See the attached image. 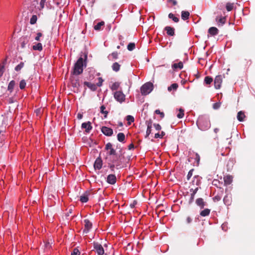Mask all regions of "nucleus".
<instances>
[{
  "instance_id": "26",
  "label": "nucleus",
  "mask_w": 255,
  "mask_h": 255,
  "mask_svg": "<svg viewBox=\"0 0 255 255\" xmlns=\"http://www.w3.org/2000/svg\"><path fill=\"white\" fill-rule=\"evenodd\" d=\"M172 67L174 69H176L177 68H179L181 69L183 67V64L182 62H179L178 63H174L172 65Z\"/></svg>"
},
{
  "instance_id": "5",
  "label": "nucleus",
  "mask_w": 255,
  "mask_h": 255,
  "mask_svg": "<svg viewBox=\"0 0 255 255\" xmlns=\"http://www.w3.org/2000/svg\"><path fill=\"white\" fill-rule=\"evenodd\" d=\"M94 250L98 255H104L105 251L102 246L98 242L93 243Z\"/></svg>"
},
{
  "instance_id": "14",
  "label": "nucleus",
  "mask_w": 255,
  "mask_h": 255,
  "mask_svg": "<svg viewBox=\"0 0 255 255\" xmlns=\"http://www.w3.org/2000/svg\"><path fill=\"white\" fill-rule=\"evenodd\" d=\"M90 194V192L87 191L82 195L80 196V201L82 203H86L89 200L88 196Z\"/></svg>"
},
{
  "instance_id": "22",
  "label": "nucleus",
  "mask_w": 255,
  "mask_h": 255,
  "mask_svg": "<svg viewBox=\"0 0 255 255\" xmlns=\"http://www.w3.org/2000/svg\"><path fill=\"white\" fill-rule=\"evenodd\" d=\"M246 116L245 115L244 112L242 111H240L237 114V119L240 122H243Z\"/></svg>"
},
{
  "instance_id": "64",
  "label": "nucleus",
  "mask_w": 255,
  "mask_h": 255,
  "mask_svg": "<svg viewBox=\"0 0 255 255\" xmlns=\"http://www.w3.org/2000/svg\"><path fill=\"white\" fill-rule=\"evenodd\" d=\"M133 148H134V145H133V144L131 143V144H130L128 145V149H129V150H130V149H133Z\"/></svg>"
},
{
  "instance_id": "56",
  "label": "nucleus",
  "mask_w": 255,
  "mask_h": 255,
  "mask_svg": "<svg viewBox=\"0 0 255 255\" xmlns=\"http://www.w3.org/2000/svg\"><path fill=\"white\" fill-rule=\"evenodd\" d=\"M45 2L46 0H41L40 2V6L41 9H43L44 7Z\"/></svg>"
},
{
  "instance_id": "25",
  "label": "nucleus",
  "mask_w": 255,
  "mask_h": 255,
  "mask_svg": "<svg viewBox=\"0 0 255 255\" xmlns=\"http://www.w3.org/2000/svg\"><path fill=\"white\" fill-rule=\"evenodd\" d=\"M210 209L206 208L201 211L200 213V215L202 217H206L208 216L210 214Z\"/></svg>"
},
{
  "instance_id": "8",
  "label": "nucleus",
  "mask_w": 255,
  "mask_h": 255,
  "mask_svg": "<svg viewBox=\"0 0 255 255\" xmlns=\"http://www.w3.org/2000/svg\"><path fill=\"white\" fill-rule=\"evenodd\" d=\"M84 229L83 232V233L87 234L92 227V223L88 219H85L84 220Z\"/></svg>"
},
{
  "instance_id": "17",
  "label": "nucleus",
  "mask_w": 255,
  "mask_h": 255,
  "mask_svg": "<svg viewBox=\"0 0 255 255\" xmlns=\"http://www.w3.org/2000/svg\"><path fill=\"white\" fill-rule=\"evenodd\" d=\"M167 35L169 36H174L175 35V29L173 27L167 26L164 28Z\"/></svg>"
},
{
  "instance_id": "38",
  "label": "nucleus",
  "mask_w": 255,
  "mask_h": 255,
  "mask_svg": "<svg viewBox=\"0 0 255 255\" xmlns=\"http://www.w3.org/2000/svg\"><path fill=\"white\" fill-rule=\"evenodd\" d=\"M184 111L183 109L180 108L179 109V113L177 115V117L179 119H181L184 117Z\"/></svg>"
},
{
  "instance_id": "2",
  "label": "nucleus",
  "mask_w": 255,
  "mask_h": 255,
  "mask_svg": "<svg viewBox=\"0 0 255 255\" xmlns=\"http://www.w3.org/2000/svg\"><path fill=\"white\" fill-rule=\"evenodd\" d=\"M83 59L82 57L79 58L74 65L73 74L78 75L81 74L83 71Z\"/></svg>"
},
{
  "instance_id": "54",
  "label": "nucleus",
  "mask_w": 255,
  "mask_h": 255,
  "mask_svg": "<svg viewBox=\"0 0 255 255\" xmlns=\"http://www.w3.org/2000/svg\"><path fill=\"white\" fill-rule=\"evenodd\" d=\"M42 36V34L41 32H38L37 33V35L35 38V39L36 41H40V37Z\"/></svg>"
},
{
  "instance_id": "1",
  "label": "nucleus",
  "mask_w": 255,
  "mask_h": 255,
  "mask_svg": "<svg viewBox=\"0 0 255 255\" xmlns=\"http://www.w3.org/2000/svg\"><path fill=\"white\" fill-rule=\"evenodd\" d=\"M197 125L202 130H206L210 127V122L208 117L201 116L197 121Z\"/></svg>"
},
{
  "instance_id": "58",
  "label": "nucleus",
  "mask_w": 255,
  "mask_h": 255,
  "mask_svg": "<svg viewBox=\"0 0 255 255\" xmlns=\"http://www.w3.org/2000/svg\"><path fill=\"white\" fill-rule=\"evenodd\" d=\"M194 196H195V194L192 193L191 194V197H190V199L189 201V204H191L193 202V200H194Z\"/></svg>"
},
{
  "instance_id": "32",
  "label": "nucleus",
  "mask_w": 255,
  "mask_h": 255,
  "mask_svg": "<svg viewBox=\"0 0 255 255\" xmlns=\"http://www.w3.org/2000/svg\"><path fill=\"white\" fill-rule=\"evenodd\" d=\"M105 22L101 21L98 23L96 25L94 26V29L96 30H100L101 29V27L104 26Z\"/></svg>"
},
{
  "instance_id": "29",
  "label": "nucleus",
  "mask_w": 255,
  "mask_h": 255,
  "mask_svg": "<svg viewBox=\"0 0 255 255\" xmlns=\"http://www.w3.org/2000/svg\"><path fill=\"white\" fill-rule=\"evenodd\" d=\"M112 67L114 71L118 72L120 69L121 65L118 62H115L113 63Z\"/></svg>"
},
{
  "instance_id": "40",
  "label": "nucleus",
  "mask_w": 255,
  "mask_h": 255,
  "mask_svg": "<svg viewBox=\"0 0 255 255\" xmlns=\"http://www.w3.org/2000/svg\"><path fill=\"white\" fill-rule=\"evenodd\" d=\"M120 87V83L118 82H115L113 84L111 87V89L113 91L117 90Z\"/></svg>"
},
{
  "instance_id": "36",
  "label": "nucleus",
  "mask_w": 255,
  "mask_h": 255,
  "mask_svg": "<svg viewBox=\"0 0 255 255\" xmlns=\"http://www.w3.org/2000/svg\"><path fill=\"white\" fill-rule=\"evenodd\" d=\"M168 17L172 19L175 22H177L179 21V18L175 16V15L172 13H170L168 14Z\"/></svg>"
},
{
  "instance_id": "11",
  "label": "nucleus",
  "mask_w": 255,
  "mask_h": 255,
  "mask_svg": "<svg viewBox=\"0 0 255 255\" xmlns=\"http://www.w3.org/2000/svg\"><path fill=\"white\" fill-rule=\"evenodd\" d=\"M103 165V161L100 157H98L94 163V167L95 169L100 170L102 168Z\"/></svg>"
},
{
  "instance_id": "51",
  "label": "nucleus",
  "mask_w": 255,
  "mask_h": 255,
  "mask_svg": "<svg viewBox=\"0 0 255 255\" xmlns=\"http://www.w3.org/2000/svg\"><path fill=\"white\" fill-rule=\"evenodd\" d=\"M214 202H218L221 200V197L219 195H216L213 198Z\"/></svg>"
},
{
  "instance_id": "52",
  "label": "nucleus",
  "mask_w": 255,
  "mask_h": 255,
  "mask_svg": "<svg viewBox=\"0 0 255 255\" xmlns=\"http://www.w3.org/2000/svg\"><path fill=\"white\" fill-rule=\"evenodd\" d=\"M153 126L157 130H160L161 129L160 125L158 124H154Z\"/></svg>"
},
{
  "instance_id": "42",
  "label": "nucleus",
  "mask_w": 255,
  "mask_h": 255,
  "mask_svg": "<svg viewBox=\"0 0 255 255\" xmlns=\"http://www.w3.org/2000/svg\"><path fill=\"white\" fill-rule=\"evenodd\" d=\"M216 20L218 23H220L221 24H223L225 23V18L223 17H221L218 19V17L216 18Z\"/></svg>"
},
{
  "instance_id": "3",
  "label": "nucleus",
  "mask_w": 255,
  "mask_h": 255,
  "mask_svg": "<svg viewBox=\"0 0 255 255\" xmlns=\"http://www.w3.org/2000/svg\"><path fill=\"white\" fill-rule=\"evenodd\" d=\"M153 84L151 82H147L140 88L141 93L142 95L149 94L153 90Z\"/></svg>"
},
{
  "instance_id": "43",
  "label": "nucleus",
  "mask_w": 255,
  "mask_h": 255,
  "mask_svg": "<svg viewBox=\"0 0 255 255\" xmlns=\"http://www.w3.org/2000/svg\"><path fill=\"white\" fill-rule=\"evenodd\" d=\"M37 19V18L36 15H32L30 20V24H35L36 22Z\"/></svg>"
},
{
  "instance_id": "49",
  "label": "nucleus",
  "mask_w": 255,
  "mask_h": 255,
  "mask_svg": "<svg viewBox=\"0 0 255 255\" xmlns=\"http://www.w3.org/2000/svg\"><path fill=\"white\" fill-rule=\"evenodd\" d=\"M99 82L97 83L96 86L97 87H100L102 86V83L103 82V80L101 77H99L98 78Z\"/></svg>"
},
{
  "instance_id": "21",
  "label": "nucleus",
  "mask_w": 255,
  "mask_h": 255,
  "mask_svg": "<svg viewBox=\"0 0 255 255\" xmlns=\"http://www.w3.org/2000/svg\"><path fill=\"white\" fill-rule=\"evenodd\" d=\"M218 32L219 30L215 27H211L208 29V33L212 36L217 35Z\"/></svg>"
},
{
  "instance_id": "48",
  "label": "nucleus",
  "mask_w": 255,
  "mask_h": 255,
  "mask_svg": "<svg viewBox=\"0 0 255 255\" xmlns=\"http://www.w3.org/2000/svg\"><path fill=\"white\" fill-rule=\"evenodd\" d=\"M118 55L119 54L117 52H113L111 55L113 57V59H117L118 58Z\"/></svg>"
},
{
  "instance_id": "4",
  "label": "nucleus",
  "mask_w": 255,
  "mask_h": 255,
  "mask_svg": "<svg viewBox=\"0 0 255 255\" xmlns=\"http://www.w3.org/2000/svg\"><path fill=\"white\" fill-rule=\"evenodd\" d=\"M124 158V156L122 154L116 155L113 158L112 162L116 165L117 169H121L123 167L122 159Z\"/></svg>"
},
{
  "instance_id": "19",
  "label": "nucleus",
  "mask_w": 255,
  "mask_h": 255,
  "mask_svg": "<svg viewBox=\"0 0 255 255\" xmlns=\"http://www.w3.org/2000/svg\"><path fill=\"white\" fill-rule=\"evenodd\" d=\"M224 184L226 185H230L233 181V177L231 175H226L224 177Z\"/></svg>"
},
{
  "instance_id": "7",
  "label": "nucleus",
  "mask_w": 255,
  "mask_h": 255,
  "mask_svg": "<svg viewBox=\"0 0 255 255\" xmlns=\"http://www.w3.org/2000/svg\"><path fill=\"white\" fill-rule=\"evenodd\" d=\"M71 83L72 86L75 89L74 91L75 92V90L77 91L78 90L79 87L80 86V84L79 82V79L78 77H72L71 78Z\"/></svg>"
},
{
  "instance_id": "6",
  "label": "nucleus",
  "mask_w": 255,
  "mask_h": 255,
  "mask_svg": "<svg viewBox=\"0 0 255 255\" xmlns=\"http://www.w3.org/2000/svg\"><path fill=\"white\" fill-rule=\"evenodd\" d=\"M114 96L115 99L121 103L124 102L126 99L125 94L120 91L115 92L114 94Z\"/></svg>"
},
{
  "instance_id": "46",
  "label": "nucleus",
  "mask_w": 255,
  "mask_h": 255,
  "mask_svg": "<svg viewBox=\"0 0 255 255\" xmlns=\"http://www.w3.org/2000/svg\"><path fill=\"white\" fill-rule=\"evenodd\" d=\"M193 171H194V169H191V170L189 171V172H188V174H187V179L188 180H189L190 179V178L191 177V176H192V175H193Z\"/></svg>"
},
{
  "instance_id": "13",
  "label": "nucleus",
  "mask_w": 255,
  "mask_h": 255,
  "mask_svg": "<svg viewBox=\"0 0 255 255\" xmlns=\"http://www.w3.org/2000/svg\"><path fill=\"white\" fill-rule=\"evenodd\" d=\"M81 127L82 128H85V131L88 133L90 131L92 128V127L91 126V123L90 122L83 123L82 124Z\"/></svg>"
},
{
  "instance_id": "53",
  "label": "nucleus",
  "mask_w": 255,
  "mask_h": 255,
  "mask_svg": "<svg viewBox=\"0 0 255 255\" xmlns=\"http://www.w3.org/2000/svg\"><path fill=\"white\" fill-rule=\"evenodd\" d=\"M155 113L156 114H159L160 115L161 118H163L164 117V114L163 112H161L159 110H156Z\"/></svg>"
},
{
  "instance_id": "20",
  "label": "nucleus",
  "mask_w": 255,
  "mask_h": 255,
  "mask_svg": "<svg viewBox=\"0 0 255 255\" xmlns=\"http://www.w3.org/2000/svg\"><path fill=\"white\" fill-rule=\"evenodd\" d=\"M84 85L85 86H87L89 89H90L92 91H96L97 90V86L96 84L91 83L89 82H84Z\"/></svg>"
},
{
  "instance_id": "24",
  "label": "nucleus",
  "mask_w": 255,
  "mask_h": 255,
  "mask_svg": "<svg viewBox=\"0 0 255 255\" xmlns=\"http://www.w3.org/2000/svg\"><path fill=\"white\" fill-rule=\"evenodd\" d=\"M117 138L119 141L121 142H125V135L124 133L120 132L117 135Z\"/></svg>"
},
{
  "instance_id": "10",
  "label": "nucleus",
  "mask_w": 255,
  "mask_h": 255,
  "mask_svg": "<svg viewBox=\"0 0 255 255\" xmlns=\"http://www.w3.org/2000/svg\"><path fill=\"white\" fill-rule=\"evenodd\" d=\"M102 133L106 136H110L113 134V130L111 128L107 127H102L101 128Z\"/></svg>"
},
{
  "instance_id": "23",
  "label": "nucleus",
  "mask_w": 255,
  "mask_h": 255,
  "mask_svg": "<svg viewBox=\"0 0 255 255\" xmlns=\"http://www.w3.org/2000/svg\"><path fill=\"white\" fill-rule=\"evenodd\" d=\"M190 13L188 11H182L181 12V18L183 20H186L189 18Z\"/></svg>"
},
{
  "instance_id": "35",
  "label": "nucleus",
  "mask_w": 255,
  "mask_h": 255,
  "mask_svg": "<svg viewBox=\"0 0 255 255\" xmlns=\"http://www.w3.org/2000/svg\"><path fill=\"white\" fill-rule=\"evenodd\" d=\"M213 82V79L211 77L206 76L204 79V82L207 85L210 84Z\"/></svg>"
},
{
  "instance_id": "50",
  "label": "nucleus",
  "mask_w": 255,
  "mask_h": 255,
  "mask_svg": "<svg viewBox=\"0 0 255 255\" xmlns=\"http://www.w3.org/2000/svg\"><path fill=\"white\" fill-rule=\"evenodd\" d=\"M112 148H113L112 144L110 142H108V143H107L105 146V149L107 150H110Z\"/></svg>"
},
{
  "instance_id": "55",
  "label": "nucleus",
  "mask_w": 255,
  "mask_h": 255,
  "mask_svg": "<svg viewBox=\"0 0 255 255\" xmlns=\"http://www.w3.org/2000/svg\"><path fill=\"white\" fill-rule=\"evenodd\" d=\"M220 105L219 103H215L213 104V107L214 109L217 110L220 108Z\"/></svg>"
},
{
  "instance_id": "63",
  "label": "nucleus",
  "mask_w": 255,
  "mask_h": 255,
  "mask_svg": "<svg viewBox=\"0 0 255 255\" xmlns=\"http://www.w3.org/2000/svg\"><path fill=\"white\" fill-rule=\"evenodd\" d=\"M168 1L171 2L174 5L177 4V1L176 0H168Z\"/></svg>"
},
{
  "instance_id": "18",
  "label": "nucleus",
  "mask_w": 255,
  "mask_h": 255,
  "mask_svg": "<svg viewBox=\"0 0 255 255\" xmlns=\"http://www.w3.org/2000/svg\"><path fill=\"white\" fill-rule=\"evenodd\" d=\"M196 204L200 207L201 209L204 208L206 203L202 198H199L196 200Z\"/></svg>"
},
{
  "instance_id": "59",
  "label": "nucleus",
  "mask_w": 255,
  "mask_h": 255,
  "mask_svg": "<svg viewBox=\"0 0 255 255\" xmlns=\"http://www.w3.org/2000/svg\"><path fill=\"white\" fill-rule=\"evenodd\" d=\"M195 160L197 161V162L198 163L200 161V156L198 153L195 154Z\"/></svg>"
},
{
  "instance_id": "30",
  "label": "nucleus",
  "mask_w": 255,
  "mask_h": 255,
  "mask_svg": "<svg viewBox=\"0 0 255 255\" xmlns=\"http://www.w3.org/2000/svg\"><path fill=\"white\" fill-rule=\"evenodd\" d=\"M21 47L22 48H24L25 47V45L27 44L28 42V39L26 37H24L21 39Z\"/></svg>"
},
{
  "instance_id": "47",
  "label": "nucleus",
  "mask_w": 255,
  "mask_h": 255,
  "mask_svg": "<svg viewBox=\"0 0 255 255\" xmlns=\"http://www.w3.org/2000/svg\"><path fill=\"white\" fill-rule=\"evenodd\" d=\"M108 153L110 155H116V150L113 148L110 149Z\"/></svg>"
},
{
  "instance_id": "41",
  "label": "nucleus",
  "mask_w": 255,
  "mask_h": 255,
  "mask_svg": "<svg viewBox=\"0 0 255 255\" xmlns=\"http://www.w3.org/2000/svg\"><path fill=\"white\" fill-rule=\"evenodd\" d=\"M26 83L25 80L23 79L20 81L19 88L21 90L24 89L26 86Z\"/></svg>"
},
{
  "instance_id": "31",
  "label": "nucleus",
  "mask_w": 255,
  "mask_h": 255,
  "mask_svg": "<svg viewBox=\"0 0 255 255\" xmlns=\"http://www.w3.org/2000/svg\"><path fill=\"white\" fill-rule=\"evenodd\" d=\"M178 87V85L177 83H173L168 87V91L171 92L172 89L176 91Z\"/></svg>"
},
{
  "instance_id": "57",
  "label": "nucleus",
  "mask_w": 255,
  "mask_h": 255,
  "mask_svg": "<svg viewBox=\"0 0 255 255\" xmlns=\"http://www.w3.org/2000/svg\"><path fill=\"white\" fill-rule=\"evenodd\" d=\"M109 167H110V168L111 169V171L112 172H114V170H115V167H116V165H115V164L112 162V164H109Z\"/></svg>"
},
{
  "instance_id": "9",
  "label": "nucleus",
  "mask_w": 255,
  "mask_h": 255,
  "mask_svg": "<svg viewBox=\"0 0 255 255\" xmlns=\"http://www.w3.org/2000/svg\"><path fill=\"white\" fill-rule=\"evenodd\" d=\"M222 83V77L221 75L217 76L214 80V86L216 89H219L221 88Z\"/></svg>"
},
{
  "instance_id": "60",
  "label": "nucleus",
  "mask_w": 255,
  "mask_h": 255,
  "mask_svg": "<svg viewBox=\"0 0 255 255\" xmlns=\"http://www.w3.org/2000/svg\"><path fill=\"white\" fill-rule=\"evenodd\" d=\"M4 66H1V67L0 69V77H1L4 72Z\"/></svg>"
},
{
  "instance_id": "61",
  "label": "nucleus",
  "mask_w": 255,
  "mask_h": 255,
  "mask_svg": "<svg viewBox=\"0 0 255 255\" xmlns=\"http://www.w3.org/2000/svg\"><path fill=\"white\" fill-rule=\"evenodd\" d=\"M192 220L190 217H188L186 219V221L188 224H190L191 223Z\"/></svg>"
},
{
  "instance_id": "62",
  "label": "nucleus",
  "mask_w": 255,
  "mask_h": 255,
  "mask_svg": "<svg viewBox=\"0 0 255 255\" xmlns=\"http://www.w3.org/2000/svg\"><path fill=\"white\" fill-rule=\"evenodd\" d=\"M154 137H155V138H162V137H161L160 134L159 133H155V135H154Z\"/></svg>"
},
{
  "instance_id": "39",
  "label": "nucleus",
  "mask_w": 255,
  "mask_h": 255,
  "mask_svg": "<svg viewBox=\"0 0 255 255\" xmlns=\"http://www.w3.org/2000/svg\"><path fill=\"white\" fill-rule=\"evenodd\" d=\"M100 109H101V113H102V114H105L104 117L105 118H107V115L108 114V112L107 111H105V110L106 109V107H105V106L104 105H102L100 107Z\"/></svg>"
},
{
  "instance_id": "27",
  "label": "nucleus",
  "mask_w": 255,
  "mask_h": 255,
  "mask_svg": "<svg viewBox=\"0 0 255 255\" xmlns=\"http://www.w3.org/2000/svg\"><path fill=\"white\" fill-rule=\"evenodd\" d=\"M15 82L14 80L11 81L8 84V87H7V90L9 91L10 92H12L13 88L15 86Z\"/></svg>"
},
{
  "instance_id": "37",
  "label": "nucleus",
  "mask_w": 255,
  "mask_h": 255,
  "mask_svg": "<svg viewBox=\"0 0 255 255\" xmlns=\"http://www.w3.org/2000/svg\"><path fill=\"white\" fill-rule=\"evenodd\" d=\"M135 48V44L134 43H133V42L129 43L127 46V49L129 51H132L133 49H134Z\"/></svg>"
},
{
  "instance_id": "44",
  "label": "nucleus",
  "mask_w": 255,
  "mask_h": 255,
  "mask_svg": "<svg viewBox=\"0 0 255 255\" xmlns=\"http://www.w3.org/2000/svg\"><path fill=\"white\" fill-rule=\"evenodd\" d=\"M126 119L129 125L130 124L131 122H134V118L132 116L128 115Z\"/></svg>"
},
{
  "instance_id": "45",
  "label": "nucleus",
  "mask_w": 255,
  "mask_h": 255,
  "mask_svg": "<svg viewBox=\"0 0 255 255\" xmlns=\"http://www.w3.org/2000/svg\"><path fill=\"white\" fill-rule=\"evenodd\" d=\"M71 255H80V252L77 248H75L71 253Z\"/></svg>"
},
{
  "instance_id": "16",
  "label": "nucleus",
  "mask_w": 255,
  "mask_h": 255,
  "mask_svg": "<svg viewBox=\"0 0 255 255\" xmlns=\"http://www.w3.org/2000/svg\"><path fill=\"white\" fill-rule=\"evenodd\" d=\"M232 200V195H231V194H227L224 197V198L223 199V201H224L225 204H226L227 206H229L231 204Z\"/></svg>"
},
{
  "instance_id": "12",
  "label": "nucleus",
  "mask_w": 255,
  "mask_h": 255,
  "mask_svg": "<svg viewBox=\"0 0 255 255\" xmlns=\"http://www.w3.org/2000/svg\"><path fill=\"white\" fill-rule=\"evenodd\" d=\"M117 178L115 174H110L107 178V182L110 184L114 185L116 183Z\"/></svg>"
},
{
  "instance_id": "34",
  "label": "nucleus",
  "mask_w": 255,
  "mask_h": 255,
  "mask_svg": "<svg viewBox=\"0 0 255 255\" xmlns=\"http://www.w3.org/2000/svg\"><path fill=\"white\" fill-rule=\"evenodd\" d=\"M24 65L23 62H21L18 65H17L14 68L15 70L17 72L19 71Z\"/></svg>"
},
{
  "instance_id": "28",
  "label": "nucleus",
  "mask_w": 255,
  "mask_h": 255,
  "mask_svg": "<svg viewBox=\"0 0 255 255\" xmlns=\"http://www.w3.org/2000/svg\"><path fill=\"white\" fill-rule=\"evenodd\" d=\"M32 48L34 50H38L41 51L42 50V45L41 43H38L35 45H33Z\"/></svg>"
},
{
  "instance_id": "33",
  "label": "nucleus",
  "mask_w": 255,
  "mask_h": 255,
  "mask_svg": "<svg viewBox=\"0 0 255 255\" xmlns=\"http://www.w3.org/2000/svg\"><path fill=\"white\" fill-rule=\"evenodd\" d=\"M234 7V3L228 2L226 4V9L228 11H231L233 9Z\"/></svg>"
},
{
  "instance_id": "15",
  "label": "nucleus",
  "mask_w": 255,
  "mask_h": 255,
  "mask_svg": "<svg viewBox=\"0 0 255 255\" xmlns=\"http://www.w3.org/2000/svg\"><path fill=\"white\" fill-rule=\"evenodd\" d=\"M145 124L147 127L145 136V137H147L151 133V132L152 121L150 120L149 121H146Z\"/></svg>"
}]
</instances>
